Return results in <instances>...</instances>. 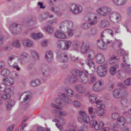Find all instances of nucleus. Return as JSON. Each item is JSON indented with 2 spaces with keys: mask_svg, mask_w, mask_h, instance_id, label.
I'll list each match as a JSON object with an SVG mask.
<instances>
[{
  "mask_svg": "<svg viewBox=\"0 0 131 131\" xmlns=\"http://www.w3.org/2000/svg\"><path fill=\"white\" fill-rule=\"evenodd\" d=\"M86 62L88 66L89 67H92L94 70L95 69V64L93 61L88 59H87L86 60Z\"/></svg>",
  "mask_w": 131,
  "mask_h": 131,
  "instance_id": "32",
  "label": "nucleus"
},
{
  "mask_svg": "<svg viewBox=\"0 0 131 131\" xmlns=\"http://www.w3.org/2000/svg\"><path fill=\"white\" fill-rule=\"evenodd\" d=\"M14 128V125H11L9 126L7 130V131H12Z\"/></svg>",
  "mask_w": 131,
  "mask_h": 131,
  "instance_id": "64",
  "label": "nucleus"
},
{
  "mask_svg": "<svg viewBox=\"0 0 131 131\" xmlns=\"http://www.w3.org/2000/svg\"><path fill=\"white\" fill-rule=\"evenodd\" d=\"M31 54L33 58L35 59H38L39 58V55L35 51L31 52Z\"/></svg>",
  "mask_w": 131,
  "mask_h": 131,
  "instance_id": "48",
  "label": "nucleus"
},
{
  "mask_svg": "<svg viewBox=\"0 0 131 131\" xmlns=\"http://www.w3.org/2000/svg\"><path fill=\"white\" fill-rule=\"evenodd\" d=\"M58 46L60 48L66 49V42L64 41L60 42L58 43Z\"/></svg>",
  "mask_w": 131,
  "mask_h": 131,
  "instance_id": "40",
  "label": "nucleus"
},
{
  "mask_svg": "<svg viewBox=\"0 0 131 131\" xmlns=\"http://www.w3.org/2000/svg\"><path fill=\"white\" fill-rule=\"evenodd\" d=\"M125 84L126 85H129L131 84V78H128L126 79L124 82Z\"/></svg>",
  "mask_w": 131,
  "mask_h": 131,
  "instance_id": "58",
  "label": "nucleus"
},
{
  "mask_svg": "<svg viewBox=\"0 0 131 131\" xmlns=\"http://www.w3.org/2000/svg\"><path fill=\"white\" fill-rule=\"evenodd\" d=\"M4 39V37L2 35V33L0 31V45L3 44Z\"/></svg>",
  "mask_w": 131,
  "mask_h": 131,
  "instance_id": "57",
  "label": "nucleus"
},
{
  "mask_svg": "<svg viewBox=\"0 0 131 131\" xmlns=\"http://www.w3.org/2000/svg\"><path fill=\"white\" fill-rule=\"evenodd\" d=\"M122 44L120 41L118 40H116L112 43L111 46L112 47H114L115 46H120Z\"/></svg>",
  "mask_w": 131,
  "mask_h": 131,
  "instance_id": "43",
  "label": "nucleus"
},
{
  "mask_svg": "<svg viewBox=\"0 0 131 131\" xmlns=\"http://www.w3.org/2000/svg\"><path fill=\"white\" fill-rule=\"evenodd\" d=\"M117 77L119 79H122L125 76V73L122 70H119L117 72Z\"/></svg>",
  "mask_w": 131,
  "mask_h": 131,
  "instance_id": "25",
  "label": "nucleus"
},
{
  "mask_svg": "<svg viewBox=\"0 0 131 131\" xmlns=\"http://www.w3.org/2000/svg\"><path fill=\"white\" fill-rule=\"evenodd\" d=\"M16 57L14 55H11L8 57V62L10 66H13L12 60L14 59Z\"/></svg>",
  "mask_w": 131,
  "mask_h": 131,
  "instance_id": "31",
  "label": "nucleus"
},
{
  "mask_svg": "<svg viewBox=\"0 0 131 131\" xmlns=\"http://www.w3.org/2000/svg\"><path fill=\"white\" fill-rule=\"evenodd\" d=\"M73 22L70 20H66V27L68 28H71L73 26Z\"/></svg>",
  "mask_w": 131,
  "mask_h": 131,
  "instance_id": "39",
  "label": "nucleus"
},
{
  "mask_svg": "<svg viewBox=\"0 0 131 131\" xmlns=\"http://www.w3.org/2000/svg\"><path fill=\"white\" fill-rule=\"evenodd\" d=\"M45 58L48 62H51L53 58V54L52 52L51 51L46 52L45 55Z\"/></svg>",
  "mask_w": 131,
  "mask_h": 131,
  "instance_id": "14",
  "label": "nucleus"
},
{
  "mask_svg": "<svg viewBox=\"0 0 131 131\" xmlns=\"http://www.w3.org/2000/svg\"><path fill=\"white\" fill-rule=\"evenodd\" d=\"M13 44L14 46L16 47H19L20 46V43L19 41L18 40L15 41Z\"/></svg>",
  "mask_w": 131,
  "mask_h": 131,
  "instance_id": "47",
  "label": "nucleus"
},
{
  "mask_svg": "<svg viewBox=\"0 0 131 131\" xmlns=\"http://www.w3.org/2000/svg\"><path fill=\"white\" fill-rule=\"evenodd\" d=\"M118 67V65L116 64L111 67L110 69V72L111 75H114L115 74L116 72V69Z\"/></svg>",
  "mask_w": 131,
  "mask_h": 131,
  "instance_id": "21",
  "label": "nucleus"
},
{
  "mask_svg": "<svg viewBox=\"0 0 131 131\" xmlns=\"http://www.w3.org/2000/svg\"><path fill=\"white\" fill-rule=\"evenodd\" d=\"M108 34H110L112 37L113 36V32L111 29H107L104 30L101 34V38L102 39Z\"/></svg>",
  "mask_w": 131,
  "mask_h": 131,
  "instance_id": "17",
  "label": "nucleus"
},
{
  "mask_svg": "<svg viewBox=\"0 0 131 131\" xmlns=\"http://www.w3.org/2000/svg\"><path fill=\"white\" fill-rule=\"evenodd\" d=\"M107 63H105L97 67V72L100 76L104 77L106 75L107 70Z\"/></svg>",
  "mask_w": 131,
  "mask_h": 131,
  "instance_id": "4",
  "label": "nucleus"
},
{
  "mask_svg": "<svg viewBox=\"0 0 131 131\" xmlns=\"http://www.w3.org/2000/svg\"><path fill=\"white\" fill-rule=\"evenodd\" d=\"M110 23L107 19H104L101 20L99 23V26L101 28H103L105 27L109 26Z\"/></svg>",
  "mask_w": 131,
  "mask_h": 131,
  "instance_id": "19",
  "label": "nucleus"
},
{
  "mask_svg": "<svg viewBox=\"0 0 131 131\" xmlns=\"http://www.w3.org/2000/svg\"><path fill=\"white\" fill-rule=\"evenodd\" d=\"M51 10L52 12L55 13L57 11H58V10H59V8L58 7L56 6L51 8Z\"/></svg>",
  "mask_w": 131,
  "mask_h": 131,
  "instance_id": "55",
  "label": "nucleus"
},
{
  "mask_svg": "<svg viewBox=\"0 0 131 131\" xmlns=\"http://www.w3.org/2000/svg\"><path fill=\"white\" fill-rule=\"evenodd\" d=\"M111 9L108 7L103 6L98 8L97 12L103 16H106L111 13Z\"/></svg>",
  "mask_w": 131,
  "mask_h": 131,
  "instance_id": "3",
  "label": "nucleus"
},
{
  "mask_svg": "<svg viewBox=\"0 0 131 131\" xmlns=\"http://www.w3.org/2000/svg\"><path fill=\"white\" fill-rule=\"evenodd\" d=\"M88 57L91 59H93L95 57V54L94 51L92 50L90 51L89 54L88 55Z\"/></svg>",
  "mask_w": 131,
  "mask_h": 131,
  "instance_id": "42",
  "label": "nucleus"
},
{
  "mask_svg": "<svg viewBox=\"0 0 131 131\" xmlns=\"http://www.w3.org/2000/svg\"><path fill=\"white\" fill-rule=\"evenodd\" d=\"M54 36L58 38L64 39L66 38L64 32H62L59 30L56 31L55 33Z\"/></svg>",
  "mask_w": 131,
  "mask_h": 131,
  "instance_id": "20",
  "label": "nucleus"
},
{
  "mask_svg": "<svg viewBox=\"0 0 131 131\" xmlns=\"http://www.w3.org/2000/svg\"><path fill=\"white\" fill-rule=\"evenodd\" d=\"M119 116V114L116 112L113 113L112 115V118L114 120H116Z\"/></svg>",
  "mask_w": 131,
  "mask_h": 131,
  "instance_id": "46",
  "label": "nucleus"
},
{
  "mask_svg": "<svg viewBox=\"0 0 131 131\" xmlns=\"http://www.w3.org/2000/svg\"><path fill=\"white\" fill-rule=\"evenodd\" d=\"M48 16V13H44L41 15V19L42 20H45L47 18Z\"/></svg>",
  "mask_w": 131,
  "mask_h": 131,
  "instance_id": "54",
  "label": "nucleus"
},
{
  "mask_svg": "<svg viewBox=\"0 0 131 131\" xmlns=\"http://www.w3.org/2000/svg\"><path fill=\"white\" fill-rule=\"evenodd\" d=\"M9 70L7 68L4 69L1 71L2 75L4 76H7L9 73Z\"/></svg>",
  "mask_w": 131,
  "mask_h": 131,
  "instance_id": "38",
  "label": "nucleus"
},
{
  "mask_svg": "<svg viewBox=\"0 0 131 131\" xmlns=\"http://www.w3.org/2000/svg\"><path fill=\"white\" fill-rule=\"evenodd\" d=\"M73 90L70 89H66V95L70 97H72L74 95Z\"/></svg>",
  "mask_w": 131,
  "mask_h": 131,
  "instance_id": "35",
  "label": "nucleus"
},
{
  "mask_svg": "<svg viewBox=\"0 0 131 131\" xmlns=\"http://www.w3.org/2000/svg\"><path fill=\"white\" fill-rule=\"evenodd\" d=\"M125 119L122 116L119 117L117 121V123L118 125H123L126 122Z\"/></svg>",
  "mask_w": 131,
  "mask_h": 131,
  "instance_id": "24",
  "label": "nucleus"
},
{
  "mask_svg": "<svg viewBox=\"0 0 131 131\" xmlns=\"http://www.w3.org/2000/svg\"><path fill=\"white\" fill-rule=\"evenodd\" d=\"M17 63H18L17 62H15L14 64H13V66H10L16 68L18 71H20V69L18 67V65Z\"/></svg>",
  "mask_w": 131,
  "mask_h": 131,
  "instance_id": "51",
  "label": "nucleus"
},
{
  "mask_svg": "<svg viewBox=\"0 0 131 131\" xmlns=\"http://www.w3.org/2000/svg\"><path fill=\"white\" fill-rule=\"evenodd\" d=\"M72 42L70 40L66 41V50L68 49L71 46Z\"/></svg>",
  "mask_w": 131,
  "mask_h": 131,
  "instance_id": "53",
  "label": "nucleus"
},
{
  "mask_svg": "<svg viewBox=\"0 0 131 131\" xmlns=\"http://www.w3.org/2000/svg\"><path fill=\"white\" fill-rule=\"evenodd\" d=\"M9 103H7L6 104V109L8 111L10 110L11 109L12 106Z\"/></svg>",
  "mask_w": 131,
  "mask_h": 131,
  "instance_id": "62",
  "label": "nucleus"
},
{
  "mask_svg": "<svg viewBox=\"0 0 131 131\" xmlns=\"http://www.w3.org/2000/svg\"><path fill=\"white\" fill-rule=\"evenodd\" d=\"M83 120L85 123L86 124L90 122V118L89 116L87 115L83 117Z\"/></svg>",
  "mask_w": 131,
  "mask_h": 131,
  "instance_id": "44",
  "label": "nucleus"
},
{
  "mask_svg": "<svg viewBox=\"0 0 131 131\" xmlns=\"http://www.w3.org/2000/svg\"><path fill=\"white\" fill-rule=\"evenodd\" d=\"M40 81L38 79H35L32 80L30 83L31 85L33 86H36L40 84Z\"/></svg>",
  "mask_w": 131,
  "mask_h": 131,
  "instance_id": "30",
  "label": "nucleus"
},
{
  "mask_svg": "<svg viewBox=\"0 0 131 131\" xmlns=\"http://www.w3.org/2000/svg\"><path fill=\"white\" fill-rule=\"evenodd\" d=\"M68 35L69 37H71L74 33V30L72 29H69L68 31Z\"/></svg>",
  "mask_w": 131,
  "mask_h": 131,
  "instance_id": "56",
  "label": "nucleus"
},
{
  "mask_svg": "<svg viewBox=\"0 0 131 131\" xmlns=\"http://www.w3.org/2000/svg\"><path fill=\"white\" fill-rule=\"evenodd\" d=\"M51 106L55 108H56L61 110L62 109V107L59 106L58 105L54 104H51Z\"/></svg>",
  "mask_w": 131,
  "mask_h": 131,
  "instance_id": "61",
  "label": "nucleus"
},
{
  "mask_svg": "<svg viewBox=\"0 0 131 131\" xmlns=\"http://www.w3.org/2000/svg\"><path fill=\"white\" fill-rule=\"evenodd\" d=\"M96 80V77L94 76H91L90 79V81L89 83L90 84H92Z\"/></svg>",
  "mask_w": 131,
  "mask_h": 131,
  "instance_id": "49",
  "label": "nucleus"
},
{
  "mask_svg": "<svg viewBox=\"0 0 131 131\" xmlns=\"http://www.w3.org/2000/svg\"><path fill=\"white\" fill-rule=\"evenodd\" d=\"M22 96L24 97L23 101L22 102V104H25L27 103V102L30 100V96L26 92H24L21 95L19 98L20 100Z\"/></svg>",
  "mask_w": 131,
  "mask_h": 131,
  "instance_id": "15",
  "label": "nucleus"
},
{
  "mask_svg": "<svg viewBox=\"0 0 131 131\" xmlns=\"http://www.w3.org/2000/svg\"><path fill=\"white\" fill-rule=\"evenodd\" d=\"M75 88L77 91L81 93L84 94L85 92V89L82 85H77L75 86Z\"/></svg>",
  "mask_w": 131,
  "mask_h": 131,
  "instance_id": "18",
  "label": "nucleus"
},
{
  "mask_svg": "<svg viewBox=\"0 0 131 131\" xmlns=\"http://www.w3.org/2000/svg\"><path fill=\"white\" fill-rule=\"evenodd\" d=\"M123 56V60L124 62L126 63L128 65V66H127L125 65L123 63L121 64V67L122 68L125 70L128 67V66H130L129 64H127L126 63L127 61V60H128V53H126L124 50H122L121 52Z\"/></svg>",
  "mask_w": 131,
  "mask_h": 131,
  "instance_id": "7",
  "label": "nucleus"
},
{
  "mask_svg": "<svg viewBox=\"0 0 131 131\" xmlns=\"http://www.w3.org/2000/svg\"><path fill=\"white\" fill-rule=\"evenodd\" d=\"M35 21L32 19H29L28 21V23L30 25H32L35 23Z\"/></svg>",
  "mask_w": 131,
  "mask_h": 131,
  "instance_id": "59",
  "label": "nucleus"
},
{
  "mask_svg": "<svg viewBox=\"0 0 131 131\" xmlns=\"http://www.w3.org/2000/svg\"><path fill=\"white\" fill-rule=\"evenodd\" d=\"M102 40H98L97 41V44L98 47L100 49L103 50H105L106 48V45L103 41L104 40V38Z\"/></svg>",
  "mask_w": 131,
  "mask_h": 131,
  "instance_id": "13",
  "label": "nucleus"
},
{
  "mask_svg": "<svg viewBox=\"0 0 131 131\" xmlns=\"http://www.w3.org/2000/svg\"><path fill=\"white\" fill-rule=\"evenodd\" d=\"M95 59L97 63L101 64L103 63L105 61V57L102 53H99L96 55Z\"/></svg>",
  "mask_w": 131,
  "mask_h": 131,
  "instance_id": "10",
  "label": "nucleus"
},
{
  "mask_svg": "<svg viewBox=\"0 0 131 131\" xmlns=\"http://www.w3.org/2000/svg\"><path fill=\"white\" fill-rule=\"evenodd\" d=\"M41 71L42 74L45 76H49L50 72L49 67L47 65H43L42 67Z\"/></svg>",
  "mask_w": 131,
  "mask_h": 131,
  "instance_id": "9",
  "label": "nucleus"
},
{
  "mask_svg": "<svg viewBox=\"0 0 131 131\" xmlns=\"http://www.w3.org/2000/svg\"><path fill=\"white\" fill-rule=\"evenodd\" d=\"M4 82L8 85H12L14 83V81L13 78H6L4 79Z\"/></svg>",
  "mask_w": 131,
  "mask_h": 131,
  "instance_id": "16",
  "label": "nucleus"
},
{
  "mask_svg": "<svg viewBox=\"0 0 131 131\" xmlns=\"http://www.w3.org/2000/svg\"><path fill=\"white\" fill-rule=\"evenodd\" d=\"M72 75L71 79L73 83H75L79 80L82 83L85 84L88 81L87 75L83 71L78 70H73L72 72Z\"/></svg>",
  "mask_w": 131,
  "mask_h": 131,
  "instance_id": "1",
  "label": "nucleus"
},
{
  "mask_svg": "<svg viewBox=\"0 0 131 131\" xmlns=\"http://www.w3.org/2000/svg\"><path fill=\"white\" fill-rule=\"evenodd\" d=\"M84 19L86 21H90L89 24L90 25H95L97 22V18L96 16H94V18H90L88 16H86L84 18Z\"/></svg>",
  "mask_w": 131,
  "mask_h": 131,
  "instance_id": "12",
  "label": "nucleus"
},
{
  "mask_svg": "<svg viewBox=\"0 0 131 131\" xmlns=\"http://www.w3.org/2000/svg\"><path fill=\"white\" fill-rule=\"evenodd\" d=\"M104 84V81L102 80H100L96 81L92 86L93 89L96 91L101 90L102 86Z\"/></svg>",
  "mask_w": 131,
  "mask_h": 131,
  "instance_id": "6",
  "label": "nucleus"
},
{
  "mask_svg": "<svg viewBox=\"0 0 131 131\" xmlns=\"http://www.w3.org/2000/svg\"><path fill=\"white\" fill-rule=\"evenodd\" d=\"M66 54L63 53L61 54L60 56L61 69L62 71L65 70L66 64L65 63L66 62Z\"/></svg>",
  "mask_w": 131,
  "mask_h": 131,
  "instance_id": "11",
  "label": "nucleus"
},
{
  "mask_svg": "<svg viewBox=\"0 0 131 131\" xmlns=\"http://www.w3.org/2000/svg\"><path fill=\"white\" fill-rule=\"evenodd\" d=\"M89 48L88 46H87L85 44H84L82 46L81 48V51L83 53H85Z\"/></svg>",
  "mask_w": 131,
  "mask_h": 131,
  "instance_id": "37",
  "label": "nucleus"
},
{
  "mask_svg": "<svg viewBox=\"0 0 131 131\" xmlns=\"http://www.w3.org/2000/svg\"><path fill=\"white\" fill-rule=\"evenodd\" d=\"M20 26L21 25L19 24L13 23L10 25L9 28L13 34L15 35L20 32L21 30Z\"/></svg>",
  "mask_w": 131,
  "mask_h": 131,
  "instance_id": "5",
  "label": "nucleus"
},
{
  "mask_svg": "<svg viewBox=\"0 0 131 131\" xmlns=\"http://www.w3.org/2000/svg\"><path fill=\"white\" fill-rule=\"evenodd\" d=\"M97 96L95 94H92L89 96V99L91 103H94L96 101Z\"/></svg>",
  "mask_w": 131,
  "mask_h": 131,
  "instance_id": "23",
  "label": "nucleus"
},
{
  "mask_svg": "<svg viewBox=\"0 0 131 131\" xmlns=\"http://www.w3.org/2000/svg\"><path fill=\"white\" fill-rule=\"evenodd\" d=\"M44 29L48 32L50 34L52 33L53 31V28L49 25L44 27Z\"/></svg>",
  "mask_w": 131,
  "mask_h": 131,
  "instance_id": "34",
  "label": "nucleus"
},
{
  "mask_svg": "<svg viewBox=\"0 0 131 131\" xmlns=\"http://www.w3.org/2000/svg\"><path fill=\"white\" fill-rule=\"evenodd\" d=\"M69 11L73 14H78L81 13L83 8L80 5L72 3L68 7Z\"/></svg>",
  "mask_w": 131,
  "mask_h": 131,
  "instance_id": "2",
  "label": "nucleus"
},
{
  "mask_svg": "<svg viewBox=\"0 0 131 131\" xmlns=\"http://www.w3.org/2000/svg\"><path fill=\"white\" fill-rule=\"evenodd\" d=\"M120 98L124 97L126 96L127 94V92L124 89H120Z\"/></svg>",
  "mask_w": 131,
  "mask_h": 131,
  "instance_id": "36",
  "label": "nucleus"
},
{
  "mask_svg": "<svg viewBox=\"0 0 131 131\" xmlns=\"http://www.w3.org/2000/svg\"><path fill=\"white\" fill-rule=\"evenodd\" d=\"M113 2L115 4L119 5H121L125 3L126 0H112Z\"/></svg>",
  "mask_w": 131,
  "mask_h": 131,
  "instance_id": "29",
  "label": "nucleus"
},
{
  "mask_svg": "<svg viewBox=\"0 0 131 131\" xmlns=\"http://www.w3.org/2000/svg\"><path fill=\"white\" fill-rule=\"evenodd\" d=\"M120 89H115L113 92V94L114 97L116 98H120V93L121 92Z\"/></svg>",
  "mask_w": 131,
  "mask_h": 131,
  "instance_id": "22",
  "label": "nucleus"
},
{
  "mask_svg": "<svg viewBox=\"0 0 131 131\" xmlns=\"http://www.w3.org/2000/svg\"><path fill=\"white\" fill-rule=\"evenodd\" d=\"M106 110L105 109H103L102 110H100L98 113V115L99 116L104 115L105 114Z\"/></svg>",
  "mask_w": 131,
  "mask_h": 131,
  "instance_id": "45",
  "label": "nucleus"
},
{
  "mask_svg": "<svg viewBox=\"0 0 131 131\" xmlns=\"http://www.w3.org/2000/svg\"><path fill=\"white\" fill-rule=\"evenodd\" d=\"M91 124L93 127L96 130H99L100 128V127L99 125L97 124L96 121L95 120H93L91 123Z\"/></svg>",
  "mask_w": 131,
  "mask_h": 131,
  "instance_id": "33",
  "label": "nucleus"
},
{
  "mask_svg": "<svg viewBox=\"0 0 131 131\" xmlns=\"http://www.w3.org/2000/svg\"><path fill=\"white\" fill-rule=\"evenodd\" d=\"M102 101L100 100H97L96 102V107L99 109H102L105 107V105L101 103Z\"/></svg>",
  "mask_w": 131,
  "mask_h": 131,
  "instance_id": "27",
  "label": "nucleus"
},
{
  "mask_svg": "<svg viewBox=\"0 0 131 131\" xmlns=\"http://www.w3.org/2000/svg\"><path fill=\"white\" fill-rule=\"evenodd\" d=\"M74 106L76 107H79L81 105L80 102L77 101H75L74 102Z\"/></svg>",
  "mask_w": 131,
  "mask_h": 131,
  "instance_id": "50",
  "label": "nucleus"
},
{
  "mask_svg": "<svg viewBox=\"0 0 131 131\" xmlns=\"http://www.w3.org/2000/svg\"><path fill=\"white\" fill-rule=\"evenodd\" d=\"M79 113L80 116L83 117L88 115L86 112L84 111H80L79 112Z\"/></svg>",
  "mask_w": 131,
  "mask_h": 131,
  "instance_id": "52",
  "label": "nucleus"
},
{
  "mask_svg": "<svg viewBox=\"0 0 131 131\" xmlns=\"http://www.w3.org/2000/svg\"><path fill=\"white\" fill-rule=\"evenodd\" d=\"M27 56V54H26L25 53H22L20 55V58L23 59L26 58Z\"/></svg>",
  "mask_w": 131,
  "mask_h": 131,
  "instance_id": "63",
  "label": "nucleus"
},
{
  "mask_svg": "<svg viewBox=\"0 0 131 131\" xmlns=\"http://www.w3.org/2000/svg\"><path fill=\"white\" fill-rule=\"evenodd\" d=\"M81 27L83 28H87L89 27V24L87 23H84L82 24Z\"/></svg>",
  "mask_w": 131,
  "mask_h": 131,
  "instance_id": "60",
  "label": "nucleus"
},
{
  "mask_svg": "<svg viewBox=\"0 0 131 131\" xmlns=\"http://www.w3.org/2000/svg\"><path fill=\"white\" fill-rule=\"evenodd\" d=\"M23 43L24 46L26 47H29L33 45V43L32 41L27 39L24 40Z\"/></svg>",
  "mask_w": 131,
  "mask_h": 131,
  "instance_id": "26",
  "label": "nucleus"
},
{
  "mask_svg": "<svg viewBox=\"0 0 131 131\" xmlns=\"http://www.w3.org/2000/svg\"><path fill=\"white\" fill-rule=\"evenodd\" d=\"M11 96V95L8 93L3 94L2 95L1 98L3 99H8Z\"/></svg>",
  "mask_w": 131,
  "mask_h": 131,
  "instance_id": "41",
  "label": "nucleus"
},
{
  "mask_svg": "<svg viewBox=\"0 0 131 131\" xmlns=\"http://www.w3.org/2000/svg\"><path fill=\"white\" fill-rule=\"evenodd\" d=\"M117 60V57L114 55H112L109 59V62L110 64H112L115 63Z\"/></svg>",
  "mask_w": 131,
  "mask_h": 131,
  "instance_id": "28",
  "label": "nucleus"
},
{
  "mask_svg": "<svg viewBox=\"0 0 131 131\" xmlns=\"http://www.w3.org/2000/svg\"><path fill=\"white\" fill-rule=\"evenodd\" d=\"M121 16L117 12H113L110 15V18L111 21L113 22H118L121 18Z\"/></svg>",
  "mask_w": 131,
  "mask_h": 131,
  "instance_id": "8",
  "label": "nucleus"
}]
</instances>
